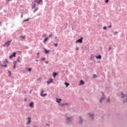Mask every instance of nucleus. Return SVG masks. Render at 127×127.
I'll return each mask as SVG.
<instances>
[{
    "label": "nucleus",
    "instance_id": "54",
    "mask_svg": "<svg viewBox=\"0 0 127 127\" xmlns=\"http://www.w3.org/2000/svg\"><path fill=\"white\" fill-rule=\"evenodd\" d=\"M94 76H96V75H95V74H94Z\"/></svg>",
    "mask_w": 127,
    "mask_h": 127
},
{
    "label": "nucleus",
    "instance_id": "35",
    "mask_svg": "<svg viewBox=\"0 0 127 127\" xmlns=\"http://www.w3.org/2000/svg\"><path fill=\"white\" fill-rule=\"evenodd\" d=\"M109 28H111V27H112V25H110V26H109Z\"/></svg>",
    "mask_w": 127,
    "mask_h": 127
},
{
    "label": "nucleus",
    "instance_id": "25",
    "mask_svg": "<svg viewBox=\"0 0 127 127\" xmlns=\"http://www.w3.org/2000/svg\"><path fill=\"white\" fill-rule=\"evenodd\" d=\"M52 36H53V35H52V34H51L49 35V37H52Z\"/></svg>",
    "mask_w": 127,
    "mask_h": 127
},
{
    "label": "nucleus",
    "instance_id": "2",
    "mask_svg": "<svg viewBox=\"0 0 127 127\" xmlns=\"http://www.w3.org/2000/svg\"><path fill=\"white\" fill-rule=\"evenodd\" d=\"M12 40L11 41H8L7 42H6L4 45V46H6L7 47H8V46H9L10 43H11Z\"/></svg>",
    "mask_w": 127,
    "mask_h": 127
},
{
    "label": "nucleus",
    "instance_id": "18",
    "mask_svg": "<svg viewBox=\"0 0 127 127\" xmlns=\"http://www.w3.org/2000/svg\"><path fill=\"white\" fill-rule=\"evenodd\" d=\"M1 66L2 67H7V65H6V64H5L4 65H2V64H1Z\"/></svg>",
    "mask_w": 127,
    "mask_h": 127
},
{
    "label": "nucleus",
    "instance_id": "32",
    "mask_svg": "<svg viewBox=\"0 0 127 127\" xmlns=\"http://www.w3.org/2000/svg\"><path fill=\"white\" fill-rule=\"evenodd\" d=\"M114 34H118V32H115Z\"/></svg>",
    "mask_w": 127,
    "mask_h": 127
},
{
    "label": "nucleus",
    "instance_id": "14",
    "mask_svg": "<svg viewBox=\"0 0 127 127\" xmlns=\"http://www.w3.org/2000/svg\"><path fill=\"white\" fill-rule=\"evenodd\" d=\"M97 59H102V56H96Z\"/></svg>",
    "mask_w": 127,
    "mask_h": 127
},
{
    "label": "nucleus",
    "instance_id": "53",
    "mask_svg": "<svg viewBox=\"0 0 127 127\" xmlns=\"http://www.w3.org/2000/svg\"><path fill=\"white\" fill-rule=\"evenodd\" d=\"M125 97H127V95H125Z\"/></svg>",
    "mask_w": 127,
    "mask_h": 127
},
{
    "label": "nucleus",
    "instance_id": "11",
    "mask_svg": "<svg viewBox=\"0 0 127 127\" xmlns=\"http://www.w3.org/2000/svg\"><path fill=\"white\" fill-rule=\"evenodd\" d=\"M50 52V51H48L46 49L45 50V53H46V54H48V53H49Z\"/></svg>",
    "mask_w": 127,
    "mask_h": 127
},
{
    "label": "nucleus",
    "instance_id": "37",
    "mask_svg": "<svg viewBox=\"0 0 127 127\" xmlns=\"http://www.w3.org/2000/svg\"><path fill=\"white\" fill-rule=\"evenodd\" d=\"M50 81H47V84H50Z\"/></svg>",
    "mask_w": 127,
    "mask_h": 127
},
{
    "label": "nucleus",
    "instance_id": "8",
    "mask_svg": "<svg viewBox=\"0 0 127 127\" xmlns=\"http://www.w3.org/2000/svg\"><path fill=\"white\" fill-rule=\"evenodd\" d=\"M56 100H57V102L59 104H60V103H61V101L62 100V99H58V98H57Z\"/></svg>",
    "mask_w": 127,
    "mask_h": 127
},
{
    "label": "nucleus",
    "instance_id": "39",
    "mask_svg": "<svg viewBox=\"0 0 127 127\" xmlns=\"http://www.w3.org/2000/svg\"><path fill=\"white\" fill-rule=\"evenodd\" d=\"M38 80V81H41V78H39Z\"/></svg>",
    "mask_w": 127,
    "mask_h": 127
},
{
    "label": "nucleus",
    "instance_id": "27",
    "mask_svg": "<svg viewBox=\"0 0 127 127\" xmlns=\"http://www.w3.org/2000/svg\"><path fill=\"white\" fill-rule=\"evenodd\" d=\"M52 82H53L52 79H50V83H52Z\"/></svg>",
    "mask_w": 127,
    "mask_h": 127
},
{
    "label": "nucleus",
    "instance_id": "43",
    "mask_svg": "<svg viewBox=\"0 0 127 127\" xmlns=\"http://www.w3.org/2000/svg\"><path fill=\"white\" fill-rule=\"evenodd\" d=\"M102 95H103V96H104V92H102Z\"/></svg>",
    "mask_w": 127,
    "mask_h": 127
},
{
    "label": "nucleus",
    "instance_id": "36",
    "mask_svg": "<svg viewBox=\"0 0 127 127\" xmlns=\"http://www.w3.org/2000/svg\"><path fill=\"white\" fill-rule=\"evenodd\" d=\"M48 63H49V62H47V61L45 62V64H48Z\"/></svg>",
    "mask_w": 127,
    "mask_h": 127
},
{
    "label": "nucleus",
    "instance_id": "22",
    "mask_svg": "<svg viewBox=\"0 0 127 127\" xmlns=\"http://www.w3.org/2000/svg\"><path fill=\"white\" fill-rule=\"evenodd\" d=\"M45 59H46L45 58H44L41 59L40 60L41 61H44V60H45Z\"/></svg>",
    "mask_w": 127,
    "mask_h": 127
},
{
    "label": "nucleus",
    "instance_id": "17",
    "mask_svg": "<svg viewBox=\"0 0 127 127\" xmlns=\"http://www.w3.org/2000/svg\"><path fill=\"white\" fill-rule=\"evenodd\" d=\"M20 38L24 39V38H25V36H21L20 37Z\"/></svg>",
    "mask_w": 127,
    "mask_h": 127
},
{
    "label": "nucleus",
    "instance_id": "24",
    "mask_svg": "<svg viewBox=\"0 0 127 127\" xmlns=\"http://www.w3.org/2000/svg\"><path fill=\"white\" fill-rule=\"evenodd\" d=\"M8 72L9 73V74H9V76H11V71H8Z\"/></svg>",
    "mask_w": 127,
    "mask_h": 127
},
{
    "label": "nucleus",
    "instance_id": "48",
    "mask_svg": "<svg viewBox=\"0 0 127 127\" xmlns=\"http://www.w3.org/2000/svg\"><path fill=\"white\" fill-rule=\"evenodd\" d=\"M35 10H36V9H35V10H34V12H35Z\"/></svg>",
    "mask_w": 127,
    "mask_h": 127
},
{
    "label": "nucleus",
    "instance_id": "47",
    "mask_svg": "<svg viewBox=\"0 0 127 127\" xmlns=\"http://www.w3.org/2000/svg\"><path fill=\"white\" fill-rule=\"evenodd\" d=\"M111 49H112V48H109V50H111Z\"/></svg>",
    "mask_w": 127,
    "mask_h": 127
},
{
    "label": "nucleus",
    "instance_id": "3",
    "mask_svg": "<svg viewBox=\"0 0 127 127\" xmlns=\"http://www.w3.org/2000/svg\"><path fill=\"white\" fill-rule=\"evenodd\" d=\"M43 93H44V91L42 90L41 93V96L42 97H45L47 95V93L43 94Z\"/></svg>",
    "mask_w": 127,
    "mask_h": 127
},
{
    "label": "nucleus",
    "instance_id": "51",
    "mask_svg": "<svg viewBox=\"0 0 127 127\" xmlns=\"http://www.w3.org/2000/svg\"><path fill=\"white\" fill-rule=\"evenodd\" d=\"M124 103H126V101H124Z\"/></svg>",
    "mask_w": 127,
    "mask_h": 127
},
{
    "label": "nucleus",
    "instance_id": "7",
    "mask_svg": "<svg viewBox=\"0 0 127 127\" xmlns=\"http://www.w3.org/2000/svg\"><path fill=\"white\" fill-rule=\"evenodd\" d=\"M79 85H85V82H84V81H83V80H81L80 81Z\"/></svg>",
    "mask_w": 127,
    "mask_h": 127
},
{
    "label": "nucleus",
    "instance_id": "34",
    "mask_svg": "<svg viewBox=\"0 0 127 127\" xmlns=\"http://www.w3.org/2000/svg\"><path fill=\"white\" fill-rule=\"evenodd\" d=\"M16 67V64H14L13 68H15Z\"/></svg>",
    "mask_w": 127,
    "mask_h": 127
},
{
    "label": "nucleus",
    "instance_id": "26",
    "mask_svg": "<svg viewBox=\"0 0 127 127\" xmlns=\"http://www.w3.org/2000/svg\"><path fill=\"white\" fill-rule=\"evenodd\" d=\"M54 45L56 47H57V46H58V44H54Z\"/></svg>",
    "mask_w": 127,
    "mask_h": 127
},
{
    "label": "nucleus",
    "instance_id": "9",
    "mask_svg": "<svg viewBox=\"0 0 127 127\" xmlns=\"http://www.w3.org/2000/svg\"><path fill=\"white\" fill-rule=\"evenodd\" d=\"M33 105H34V103L33 102H31L29 106L31 108H33Z\"/></svg>",
    "mask_w": 127,
    "mask_h": 127
},
{
    "label": "nucleus",
    "instance_id": "19",
    "mask_svg": "<svg viewBox=\"0 0 127 127\" xmlns=\"http://www.w3.org/2000/svg\"><path fill=\"white\" fill-rule=\"evenodd\" d=\"M79 119H80L79 123H82V122H83V120H82V118H81V117H80Z\"/></svg>",
    "mask_w": 127,
    "mask_h": 127
},
{
    "label": "nucleus",
    "instance_id": "29",
    "mask_svg": "<svg viewBox=\"0 0 127 127\" xmlns=\"http://www.w3.org/2000/svg\"><path fill=\"white\" fill-rule=\"evenodd\" d=\"M105 2L106 3H108V2H109V0H106Z\"/></svg>",
    "mask_w": 127,
    "mask_h": 127
},
{
    "label": "nucleus",
    "instance_id": "42",
    "mask_svg": "<svg viewBox=\"0 0 127 127\" xmlns=\"http://www.w3.org/2000/svg\"><path fill=\"white\" fill-rule=\"evenodd\" d=\"M18 62L20 63V61H19V60H18Z\"/></svg>",
    "mask_w": 127,
    "mask_h": 127
},
{
    "label": "nucleus",
    "instance_id": "46",
    "mask_svg": "<svg viewBox=\"0 0 127 127\" xmlns=\"http://www.w3.org/2000/svg\"><path fill=\"white\" fill-rule=\"evenodd\" d=\"M5 62H7V60H5Z\"/></svg>",
    "mask_w": 127,
    "mask_h": 127
},
{
    "label": "nucleus",
    "instance_id": "15",
    "mask_svg": "<svg viewBox=\"0 0 127 127\" xmlns=\"http://www.w3.org/2000/svg\"><path fill=\"white\" fill-rule=\"evenodd\" d=\"M48 40V37L46 38L44 41V43H45V42H46V41H47Z\"/></svg>",
    "mask_w": 127,
    "mask_h": 127
},
{
    "label": "nucleus",
    "instance_id": "13",
    "mask_svg": "<svg viewBox=\"0 0 127 127\" xmlns=\"http://www.w3.org/2000/svg\"><path fill=\"white\" fill-rule=\"evenodd\" d=\"M65 105H67V104H65V103H64V104H62V103H61L59 104V106H61V107H63V106H65Z\"/></svg>",
    "mask_w": 127,
    "mask_h": 127
},
{
    "label": "nucleus",
    "instance_id": "1",
    "mask_svg": "<svg viewBox=\"0 0 127 127\" xmlns=\"http://www.w3.org/2000/svg\"><path fill=\"white\" fill-rule=\"evenodd\" d=\"M76 43H82V42H83V37H81L80 39L77 40L76 41Z\"/></svg>",
    "mask_w": 127,
    "mask_h": 127
},
{
    "label": "nucleus",
    "instance_id": "30",
    "mask_svg": "<svg viewBox=\"0 0 127 127\" xmlns=\"http://www.w3.org/2000/svg\"><path fill=\"white\" fill-rule=\"evenodd\" d=\"M107 103H110V99H107Z\"/></svg>",
    "mask_w": 127,
    "mask_h": 127
},
{
    "label": "nucleus",
    "instance_id": "31",
    "mask_svg": "<svg viewBox=\"0 0 127 127\" xmlns=\"http://www.w3.org/2000/svg\"><path fill=\"white\" fill-rule=\"evenodd\" d=\"M103 29H105V30L107 29V27H104Z\"/></svg>",
    "mask_w": 127,
    "mask_h": 127
},
{
    "label": "nucleus",
    "instance_id": "6",
    "mask_svg": "<svg viewBox=\"0 0 127 127\" xmlns=\"http://www.w3.org/2000/svg\"><path fill=\"white\" fill-rule=\"evenodd\" d=\"M35 1L37 3H40V2H42V0H35Z\"/></svg>",
    "mask_w": 127,
    "mask_h": 127
},
{
    "label": "nucleus",
    "instance_id": "28",
    "mask_svg": "<svg viewBox=\"0 0 127 127\" xmlns=\"http://www.w3.org/2000/svg\"><path fill=\"white\" fill-rule=\"evenodd\" d=\"M90 117H93V116H94V114L91 115L90 113L89 114Z\"/></svg>",
    "mask_w": 127,
    "mask_h": 127
},
{
    "label": "nucleus",
    "instance_id": "12",
    "mask_svg": "<svg viewBox=\"0 0 127 127\" xmlns=\"http://www.w3.org/2000/svg\"><path fill=\"white\" fill-rule=\"evenodd\" d=\"M64 85H65L66 88H67L70 85V84H69V83H68L67 82H65L64 83Z\"/></svg>",
    "mask_w": 127,
    "mask_h": 127
},
{
    "label": "nucleus",
    "instance_id": "40",
    "mask_svg": "<svg viewBox=\"0 0 127 127\" xmlns=\"http://www.w3.org/2000/svg\"><path fill=\"white\" fill-rule=\"evenodd\" d=\"M23 14H21V18H22V17H23Z\"/></svg>",
    "mask_w": 127,
    "mask_h": 127
},
{
    "label": "nucleus",
    "instance_id": "49",
    "mask_svg": "<svg viewBox=\"0 0 127 127\" xmlns=\"http://www.w3.org/2000/svg\"><path fill=\"white\" fill-rule=\"evenodd\" d=\"M0 24H1V23L0 22Z\"/></svg>",
    "mask_w": 127,
    "mask_h": 127
},
{
    "label": "nucleus",
    "instance_id": "23",
    "mask_svg": "<svg viewBox=\"0 0 127 127\" xmlns=\"http://www.w3.org/2000/svg\"><path fill=\"white\" fill-rule=\"evenodd\" d=\"M30 19H27L24 20V22H25L26 21H28V20H29Z\"/></svg>",
    "mask_w": 127,
    "mask_h": 127
},
{
    "label": "nucleus",
    "instance_id": "45",
    "mask_svg": "<svg viewBox=\"0 0 127 127\" xmlns=\"http://www.w3.org/2000/svg\"><path fill=\"white\" fill-rule=\"evenodd\" d=\"M36 62H38V60H36Z\"/></svg>",
    "mask_w": 127,
    "mask_h": 127
},
{
    "label": "nucleus",
    "instance_id": "10",
    "mask_svg": "<svg viewBox=\"0 0 127 127\" xmlns=\"http://www.w3.org/2000/svg\"><path fill=\"white\" fill-rule=\"evenodd\" d=\"M105 97H102V98L100 99L99 102H100V103H102V102H103V100H105Z\"/></svg>",
    "mask_w": 127,
    "mask_h": 127
},
{
    "label": "nucleus",
    "instance_id": "16",
    "mask_svg": "<svg viewBox=\"0 0 127 127\" xmlns=\"http://www.w3.org/2000/svg\"><path fill=\"white\" fill-rule=\"evenodd\" d=\"M56 75H57V73L56 72L54 73V74H53L54 78H55V77H56Z\"/></svg>",
    "mask_w": 127,
    "mask_h": 127
},
{
    "label": "nucleus",
    "instance_id": "21",
    "mask_svg": "<svg viewBox=\"0 0 127 127\" xmlns=\"http://www.w3.org/2000/svg\"><path fill=\"white\" fill-rule=\"evenodd\" d=\"M121 97L122 98H125V96H124V94H123L122 92H121Z\"/></svg>",
    "mask_w": 127,
    "mask_h": 127
},
{
    "label": "nucleus",
    "instance_id": "50",
    "mask_svg": "<svg viewBox=\"0 0 127 127\" xmlns=\"http://www.w3.org/2000/svg\"><path fill=\"white\" fill-rule=\"evenodd\" d=\"M55 38H56V39L57 38V37H56Z\"/></svg>",
    "mask_w": 127,
    "mask_h": 127
},
{
    "label": "nucleus",
    "instance_id": "52",
    "mask_svg": "<svg viewBox=\"0 0 127 127\" xmlns=\"http://www.w3.org/2000/svg\"><path fill=\"white\" fill-rule=\"evenodd\" d=\"M94 77H97L96 75H94Z\"/></svg>",
    "mask_w": 127,
    "mask_h": 127
},
{
    "label": "nucleus",
    "instance_id": "38",
    "mask_svg": "<svg viewBox=\"0 0 127 127\" xmlns=\"http://www.w3.org/2000/svg\"><path fill=\"white\" fill-rule=\"evenodd\" d=\"M70 118H69L67 117V121H69V120H70Z\"/></svg>",
    "mask_w": 127,
    "mask_h": 127
},
{
    "label": "nucleus",
    "instance_id": "44",
    "mask_svg": "<svg viewBox=\"0 0 127 127\" xmlns=\"http://www.w3.org/2000/svg\"><path fill=\"white\" fill-rule=\"evenodd\" d=\"M37 55H39V53H37Z\"/></svg>",
    "mask_w": 127,
    "mask_h": 127
},
{
    "label": "nucleus",
    "instance_id": "41",
    "mask_svg": "<svg viewBox=\"0 0 127 127\" xmlns=\"http://www.w3.org/2000/svg\"><path fill=\"white\" fill-rule=\"evenodd\" d=\"M76 50H79V48H76Z\"/></svg>",
    "mask_w": 127,
    "mask_h": 127
},
{
    "label": "nucleus",
    "instance_id": "20",
    "mask_svg": "<svg viewBox=\"0 0 127 127\" xmlns=\"http://www.w3.org/2000/svg\"><path fill=\"white\" fill-rule=\"evenodd\" d=\"M31 70H32V68H28V71L29 72H31Z\"/></svg>",
    "mask_w": 127,
    "mask_h": 127
},
{
    "label": "nucleus",
    "instance_id": "4",
    "mask_svg": "<svg viewBox=\"0 0 127 127\" xmlns=\"http://www.w3.org/2000/svg\"><path fill=\"white\" fill-rule=\"evenodd\" d=\"M16 55V53L14 52L12 55L9 56V59H11L13 57H15Z\"/></svg>",
    "mask_w": 127,
    "mask_h": 127
},
{
    "label": "nucleus",
    "instance_id": "33",
    "mask_svg": "<svg viewBox=\"0 0 127 127\" xmlns=\"http://www.w3.org/2000/svg\"><path fill=\"white\" fill-rule=\"evenodd\" d=\"M33 7H35V4H34L33 5V6L32 7V8H33Z\"/></svg>",
    "mask_w": 127,
    "mask_h": 127
},
{
    "label": "nucleus",
    "instance_id": "5",
    "mask_svg": "<svg viewBox=\"0 0 127 127\" xmlns=\"http://www.w3.org/2000/svg\"><path fill=\"white\" fill-rule=\"evenodd\" d=\"M28 122L26 123L27 125H29L31 123V118L29 117L28 118Z\"/></svg>",
    "mask_w": 127,
    "mask_h": 127
}]
</instances>
